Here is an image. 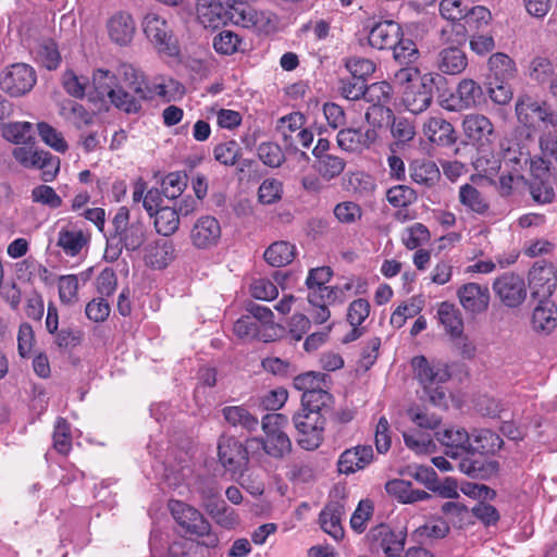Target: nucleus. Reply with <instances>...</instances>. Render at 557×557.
I'll return each mask as SVG.
<instances>
[{"mask_svg":"<svg viewBox=\"0 0 557 557\" xmlns=\"http://www.w3.org/2000/svg\"><path fill=\"white\" fill-rule=\"evenodd\" d=\"M117 84L127 87L132 92L137 95L139 99H148L150 92L144 74L134 65L122 63L116 69Z\"/></svg>","mask_w":557,"mask_h":557,"instance_id":"bb28decb","label":"nucleus"},{"mask_svg":"<svg viewBox=\"0 0 557 557\" xmlns=\"http://www.w3.org/2000/svg\"><path fill=\"white\" fill-rule=\"evenodd\" d=\"M458 469L472 479L488 480L497 474L499 463L496 460L467 455L458 462Z\"/></svg>","mask_w":557,"mask_h":557,"instance_id":"c85d7f7f","label":"nucleus"},{"mask_svg":"<svg viewBox=\"0 0 557 557\" xmlns=\"http://www.w3.org/2000/svg\"><path fill=\"white\" fill-rule=\"evenodd\" d=\"M92 85L99 97H109L120 86L117 74L109 70L98 69L94 72Z\"/></svg>","mask_w":557,"mask_h":557,"instance_id":"5fc2aeb1","label":"nucleus"},{"mask_svg":"<svg viewBox=\"0 0 557 557\" xmlns=\"http://www.w3.org/2000/svg\"><path fill=\"white\" fill-rule=\"evenodd\" d=\"M431 234L429 228L422 223H413L406 227L401 235V242L407 249L413 250L429 243Z\"/></svg>","mask_w":557,"mask_h":557,"instance_id":"09e8293b","label":"nucleus"},{"mask_svg":"<svg viewBox=\"0 0 557 557\" xmlns=\"http://www.w3.org/2000/svg\"><path fill=\"white\" fill-rule=\"evenodd\" d=\"M169 509L173 519L188 534H203L209 530V521L194 506L182 500H170Z\"/></svg>","mask_w":557,"mask_h":557,"instance_id":"ddd939ff","label":"nucleus"},{"mask_svg":"<svg viewBox=\"0 0 557 557\" xmlns=\"http://www.w3.org/2000/svg\"><path fill=\"white\" fill-rule=\"evenodd\" d=\"M403 35L400 25L394 21L376 23L368 35L369 45L377 50L392 49Z\"/></svg>","mask_w":557,"mask_h":557,"instance_id":"393cba45","label":"nucleus"},{"mask_svg":"<svg viewBox=\"0 0 557 557\" xmlns=\"http://www.w3.org/2000/svg\"><path fill=\"white\" fill-rule=\"evenodd\" d=\"M488 82L500 83L510 82L517 74L515 61L506 53H493L487 61Z\"/></svg>","mask_w":557,"mask_h":557,"instance_id":"c756f323","label":"nucleus"},{"mask_svg":"<svg viewBox=\"0 0 557 557\" xmlns=\"http://www.w3.org/2000/svg\"><path fill=\"white\" fill-rule=\"evenodd\" d=\"M387 494L397 498L400 503L412 504L430 498V494L423 490H416L409 481L394 479L385 484Z\"/></svg>","mask_w":557,"mask_h":557,"instance_id":"c9c22d12","label":"nucleus"},{"mask_svg":"<svg viewBox=\"0 0 557 557\" xmlns=\"http://www.w3.org/2000/svg\"><path fill=\"white\" fill-rule=\"evenodd\" d=\"M52 438H53V447L58 453H60L62 455H66L71 450L72 436H71L70 425L65 419H63V418L57 419Z\"/></svg>","mask_w":557,"mask_h":557,"instance_id":"e2e57ef3","label":"nucleus"},{"mask_svg":"<svg viewBox=\"0 0 557 557\" xmlns=\"http://www.w3.org/2000/svg\"><path fill=\"white\" fill-rule=\"evenodd\" d=\"M12 154L23 166L41 169L45 182L53 181L59 172L60 160L53 158L48 151L34 150L32 146H21L14 148Z\"/></svg>","mask_w":557,"mask_h":557,"instance_id":"9d476101","label":"nucleus"},{"mask_svg":"<svg viewBox=\"0 0 557 557\" xmlns=\"http://www.w3.org/2000/svg\"><path fill=\"white\" fill-rule=\"evenodd\" d=\"M393 88L387 82H376L366 86L363 98L370 104H388Z\"/></svg>","mask_w":557,"mask_h":557,"instance_id":"052dcab7","label":"nucleus"},{"mask_svg":"<svg viewBox=\"0 0 557 557\" xmlns=\"http://www.w3.org/2000/svg\"><path fill=\"white\" fill-rule=\"evenodd\" d=\"M377 139L374 128L361 132L357 128H343L337 133L336 141L341 149L348 152H359L369 148Z\"/></svg>","mask_w":557,"mask_h":557,"instance_id":"b1692460","label":"nucleus"},{"mask_svg":"<svg viewBox=\"0 0 557 557\" xmlns=\"http://www.w3.org/2000/svg\"><path fill=\"white\" fill-rule=\"evenodd\" d=\"M230 0H199L198 20L205 27L216 28L228 23Z\"/></svg>","mask_w":557,"mask_h":557,"instance_id":"a211bd4d","label":"nucleus"},{"mask_svg":"<svg viewBox=\"0 0 557 557\" xmlns=\"http://www.w3.org/2000/svg\"><path fill=\"white\" fill-rule=\"evenodd\" d=\"M411 367L424 397L433 406L447 409L448 396L443 384L451 376L448 364L442 360H429L424 356H416L411 360Z\"/></svg>","mask_w":557,"mask_h":557,"instance_id":"f257e3e1","label":"nucleus"},{"mask_svg":"<svg viewBox=\"0 0 557 557\" xmlns=\"http://www.w3.org/2000/svg\"><path fill=\"white\" fill-rule=\"evenodd\" d=\"M483 97L482 87L471 78H465L459 82L454 92L447 97H440V106L451 112L462 111L476 107Z\"/></svg>","mask_w":557,"mask_h":557,"instance_id":"0eeeda50","label":"nucleus"},{"mask_svg":"<svg viewBox=\"0 0 557 557\" xmlns=\"http://www.w3.org/2000/svg\"><path fill=\"white\" fill-rule=\"evenodd\" d=\"M264 260L272 267L289 264L296 256V247L289 242L280 240L270 245L264 251Z\"/></svg>","mask_w":557,"mask_h":557,"instance_id":"58836bf2","label":"nucleus"},{"mask_svg":"<svg viewBox=\"0 0 557 557\" xmlns=\"http://www.w3.org/2000/svg\"><path fill=\"white\" fill-rule=\"evenodd\" d=\"M330 375L322 372H306L298 374L294 377V387L304 393H308V391H314L320 386H329L331 385Z\"/></svg>","mask_w":557,"mask_h":557,"instance_id":"3c124183","label":"nucleus"},{"mask_svg":"<svg viewBox=\"0 0 557 557\" xmlns=\"http://www.w3.org/2000/svg\"><path fill=\"white\" fill-rule=\"evenodd\" d=\"M108 98L116 109L127 114L138 113L141 109L143 99L134 92H127L122 86H119Z\"/></svg>","mask_w":557,"mask_h":557,"instance_id":"49530a36","label":"nucleus"},{"mask_svg":"<svg viewBox=\"0 0 557 557\" xmlns=\"http://www.w3.org/2000/svg\"><path fill=\"white\" fill-rule=\"evenodd\" d=\"M466 136L472 141L488 140L494 126L488 117L482 114H469L462 122Z\"/></svg>","mask_w":557,"mask_h":557,"instance_id":"e433bc0d","label":"nucleus"},{"mask_svg":"<svg viewBox=\"0 0 557 557\" xmlns=\"http://www.w3.org/2000/svg\"><path fill=\"white\" fill-rule=\"evenodd\" d=\"M107 26L110 38L120 46L129 44L136 30L132 15L126 12L112 15Z\"/></svg>","mask_w":557,"mask_h":557,"instance_id":"cd10ccee","label":"nucleus"},{"mask_svg":"<svg viewBox=\"0 0 557 557\" xmlns=\"http://www.w3.org/2000/svg\"><path fill=\"white\" fill-rule=\"evenodd\" d=\"M493 290L499 300L510 308L518 307L527 297L524 280L513 273H505L497 277L493 283Z\"/></svg>","mask_w":557,"mask_h":557,"instance_id":"2eb2a0df","label":"nucleus"},{"mask_svg":"<svg viewBox=\"0 0 557 557\" xmlns=\"http://www.w3.org/2000/svg\"><path fill=\"white\" fill-rule=\"evenodd\" d=\"M288 424V418L282 413H268L262 418L261 426L264 437H252L250 444L261 446L271 458L283 459L292 451V441L284 429Z\"/></svg>","mask_w":557,"mask_h":557,"instance_id":"f03ea898","label":"nucleus"},{"mask_svg":"<svg viewBox=\"0 0 557 557\" xmlns=\"http://www.w3.org/2000/svg\"><path fill=\"white\" fill-rule=\"evenodd\" d=\"M373 457V449L370 445H359L346 449L341 454L337 461L338 471L344 474L355 473L370 465Z\"/></svg>","mask_w":557,"mask_h":557,"instance_id":"5701e85b","label":"nucleus"},{"mask_svg":"<svg viewBox=\"0 0 557 557\" xmlns=\"http://www.w3.org/2000/svg\"><path fill=\"white\" fill-rule=\"evenodd\" d=\"M533 180L530 184V193L534 201L539 203H549L555 198V190L549 181V166L545 160H541V165L534 162L532 165Z\"/></svg>","mask_w":557,"mask_h":557,"instance_id":"412c9836","label":"nucleus"},{"mask_svg":"<svg viewBox=\"0 0 557 557\" xmlns=\"http://www.w3.org/2000/svg\"><path fill=\"white\" fill-rule=\"evenodd\" d=\"M370 549L385 556L399 555L405 547L406 533L394 531L386 524L373 528L369 533Z\"/></svg>","mask_w":557,"mask_h":557,"instance_id":"4468645a","label":"nucleus"},{"mask_svg":"<svg viewBox=\"0 0 557 557\" xmlns=\"http://www.w3.org/2000/svg\"><path fill=\"white\" fill-rule=\"evenodd\" d=\"M394 59L400 64L414 63L419 57V50L413 40L399 36L398 42L392 48Z\"/></svg>","mask_w":557,"mask_h":557,"instance_id":"13d9d810","label":"nucleus"},{"mask_svg":"<svg viewBox=\"0 0 557 557\" xmlns=\"http://www.w3.org/2000/svg\"><path fill=\"white\" fill-rule=\"evenodd\" d=\"M2 135L7 140L13 144H28L33 138V124L29 122L5 124L2 128Z\"/></svg>","mask_w":557,"mask_h":557,"instance_id":"8fccbe9b","label":"nucleus"},{"mask_svg":"<svg viewBox=\"0 0 557 557\" xmlns=\"http://www.w3.org/2000/svg\"><path fill=\"white\" fill-rule=\"evenodd\" d=\"M539 302L532 313V329L536 333L547 335L557 326V308L547 300H539Z\"/></svg>","mask_w":557,"mask_h":557,"instance_id":"7c9ffc66","label":"nucleus"},{"mask_svg":"<svg viewBox=\"0 0 557 557\" xmlns=\"http://www.w3.org/2000/svg\"><path fill=\"white\" fill-rule=\"evenodd\" d=\"M539 101L529 95L518 97L516 102V115L518 122L528 128H534L537 124Z\"/></svg>","mask_w":557,"mask_h":557,"instance_id":"79ce46f5","label":"nucleus"},{"mask_svg":"<svg viewBox=\"0 0 557 557\" xmlns=\"http://www.w3.org/2000/svg\"><path fill=\"white\" fill-rule=\"evenodd\" d=\"M329 389L330 385L320 386L314 391H308V393H304L301 396V409L306 411L324 413V411H326L333 403V396Z\"/></svg>","mask_w":557,"mask_h":557,"instance_id":"a19ab883","label":"nucleus"},{"mask_svg":"<svg viewBox=\"0 0 557 557\" xmlns=\"http://www.w3.org/2000/svg\"><path fill=\"white\" fill-rule=\"evenodd\" d=\"M470 437L472 443L470 455L475 453L480 455L493 454L500 449L504 443L498 434L487 429L474 430Z\"/></svg>","mask_w":557,"mask_h":557,"instance_id":"4c0bfd02","label":"nucleus"},{"mask_svg":"<svg viewBox=\"0 0 557 557\" xmlns=\"http://www.w3.org/2000/svg\"><path fill=\"white\" fill-rule=\"evenodd\" d=\"M224 419L233 426L255 431L259 424L257 417L243 406H227L222 409Z\"/></svg>","mask_w":557,"mask_h":557,"instance_id":"37998d69","label":"nucleus"},{"mask_svg":"<svg viewBox=\"0 0 557 557\" xmlns=\"http://www.w3.org/2000/svg\"><path fill=\"white\" fill-rule=\"evenodd\" d=\"M458 199L467 211L478 215H486L490 212L487 198L472 184L467 183L459 187Z\"/></svg>","mask_w":557,"mask_h":557,"instance_id":"f704fd0d","label":"nucleus"},{"mask_svg":"<svg viewBox=\"0 0 557 557\" xmlns=\"http://www.w3.org/2000/svg\"><path fill=\"white\" fill-rule=\"evenodd\" d=\"M36 74L24 63H16L3 71L0 77V88L12 97H20L34 87Z\"/></svg>","mask_w":557,"mask_h":557,"instance_id":"9b49d317","label":"nucleus"},{"mask_svg":"<svg viewBox=\"0 0 557 557\" xmlns=\"http://www.w3.org/2000/svg\"><path fill=\"white\" fill-rule=\"evenodd\" d=\"M462 308L473 314L485 311L490 302V290L478 283H467L457 290Z\"/></svg>","mask_w":557,"mask_h":557,"instance_id":"6ab92c4d","label":"nucleus"},{"mask_svg":"<svg viewBox=\"0 0 557 557\" xmlns=\"http://www.w3.org/2000/svg\"><path fill=\"white\" fill-rule=\"evenodd\" d=\"M333 213L337 221L343 224H354L361 220L362 209L354 201H343L334 207Z\"/></svg>","mask_w":557,"mask_h":557,"instance_id":"774afa93","label":"nucleus"},{"mask_svg":"<svg viewBox=\"0 0 557 557\" xmlns=\"http://www.w3.org/2000/svg\"><path fill=\"white\" fill-rule=\"evenodd\" d=\"M220 238V223L211 215L200 216L190 231L191 243L198 249L211 248L219 243Z\"/></svg>","mask_w":557,"mask_h":557,"instance_id":"dca6fc26","label":"nucleus"},{"mask_svg":"<svg viewBox=\"0 0 557 557\" xmlns=\"http://www.w3.org/2000/svg\"><path fill=\"white\" fill-rule=\"evenodd\" d=\"M219 460L233 474H242L248 465V451L234 436H222L218 445Z\"/></svg>","mask_w":557,"mask_h":557,"instance_id":"f8f14e48","label":"nucleus"},{"mask_svg":"<svg viewBox=\"0 0 557 557\" xmlns=\"http://www.w3.org/2000/svg\"><path fill=\"white\" fill-rule=\"evenodd\" d=\"M468 66V58L465 51L457 47L442 49L437 55L438 70L447 75H458Z\"/></svg>","mask_w":557,"mask_h":557,"instance_id":"473e14b6","label":"nucleus"},{"mask_svg":"<svg viewBox=\"0 0 557 557\" xmlns=\"http://www.w3.org/2000/svg\"><path fill=\"white\" fill-rule=\"evenodd\" d=\"M242 156V148L238 143L234 139L218 144L213 148V157L214 159L225 165L233 166L237 163L238 159Z\"/></svg>","mask_w":557,"mask_h":557,"instance_id":"864d4df0","label":"nucleus"},{"mask_svg":"<svg viewBox=\"0 0 557 557\" xmlns=\"http://www.w3.org/2000/svg\"><path fill=\"white\" fill-rule=\"evenodd\" d=\"M78 277L75 274L61 275L58 280L60 301L72 306L78 301Z\"/></svg>","mask_w":557,"mask_h":557,"instance_id":"603ef678","label":"nucleus"},{"mask_svg":"<svg viewBox=\"0 0 557 557\" xmlns=\"http://www.w3.org/2000/svg\"><path fill=\"white\" fill-rule=\"evenodd\" d=\"M437 318L451 338H459L463 334V319L460 310L453 304L443 301L437 309Z\"/></svg>","mask_w":557,"mask_h":557,"instance_id":"72a5a7b5","label":"nucleus"},{"mask_svg":"<svg viewBox=\"0 0 557 557\" xmlns=\"http://www.w3.org/2000/svg\"><path fill=\"white\" fill-rule=\"evenodd\" d=\"M283 196V183L276 178H265L258 188V200L262 205L278 202Z\"/></svg>","mask_w":557,"mask_h":557,"instance_id":"4d7b16f0","label":"nucleus"},{"mask_svg":"<svg viewBox=\"0 0 557 557\" xmlns=\"http://www.w3.org/2000/svg\"><path fill=\"white\" fill-rule=\"evenodd\" d=\"M162 193L169 199H176L187 186V175L184 172H171L162 180Z\"/></svg>","mask_w":557,"mask_h":557,"instance_id":"680f3d73","label":"nucleus"},{"mask_svg":"<svg viewBox=\"0 0 557 557\" xmlns=\"http://www.w3.org/2000/svg\"><path fill=\"white\" fill-rule=\"evenodd\" d=\"M410 178L418 185L431 188L441 178V172L435 162L426 159H414L409 164Z\"/></svg>","mask_w":557,"mask_h":557,"instance_id":"2f4dec72","label":"nucleus"},{"mask_svg":"<svg viewBox=\"0 0 557 557\" xmlns=\"http://www.w3.org/2000/svg\"><path fill=\"white\" fill-rule=\"evenodd\" d=\"M436 77L442 78L440 75L425 73L417 83L405 87L401 101L409 112L420 114L431 106Z\"/></svg>","mask_w":557,"mask_h":557,"instance_id":"423d86ee","label":"nucleus"},{"mask_svg":"<svg viewBox=\"0 0 557 557\" xmlns=\"http://www.w3.org/2000/svg\"><path fill=\"white\" fill-rule=\"evenodd\" d=\"M89 243V235L74 224L62 227L58 233L57 246L70 257H76Z\"/></svg>","mask_w":557,"mask_h":557,"instance_id":"a878e982","label":"nucleus"},{"mask_svg":"<svg viewBox=\"0 0 557 557\" xmlns=\"http://www.w3.org/2000/svg\"><path fill=\"white\" fill-rule=\"evenodd\" d=\"M417 193L407 185H396L386 193L387 201L395 208H406L417 200Z\"/></svg>","mask_w":557,"mask_h":557,"instance_id":"bf43d9fd","label":"nucleus"},{"mask_svg":"<svg viewBox=\"0 0 557 557\" xmlns=\"http://www.w3.org/2000/svg\"><path fill=\"white\" fill-rule=\"evenodd\" d=\"M345 165L346 163L342 158L334 154H323L315 160L313 168L322 178L331 181L343 173Z\"/></svg>","mask_w":557,"mask_h":557,"instance_id":"c03bdc74","label":"nucleus"},{"mask_svg":"<svg viewBox=\"0 0 557 557\" xmlns=\"http://www.w3.org/2000/svg\"><path fill=\"white\" fill-rule=\"evenodd\" d=\"M143 30L159 53L169 57L180 52L177 39L166 18L156 12H148L143 18Z\"/></svg>","mask_w":557,"mask_h":557,"instance_id":"7ed1b4c3","label":"nucleus"},{"mask_svg":"<svg viewBox=\"0 0 557 557\" xmlns=\"http://www.w3.org/2000/svg\"><path fill=\"white\" fill-rule=\"evenodd\" d=\"M422 133L430 143L437 146L448 147L456 141L453 125L441 115L428 117L422 125Z\"/></svg>","mask_w":557,"mask_h":557,"instance_id":"4be33fe9","label":"nucleus"},{"mask_svg":"<svg viewBox=\"0 0 557 557\" xmlns=\"http://www.w3.org/2000/svg\"><path fill=\"white\" fill-rule=\"evenodd\" d=\"M393 116V111L387 104H370L364 114L366 121L371 126L370 128L375 131L387 125Z\"/></svg>","mask_w":557,"mask_h":557,"instance_id":"69168bd1","label":"nucleus"},{"mask_svg":"<svg viewBox=\"0 0 557 557\" xmlns=\"http://www.w3.org/2000/svg\"><path fill=\"white\" fill-rule=\"evenodd\" d=\"M257 151L259 159L267 166L278 168L285 161V154L282 148L275 143H261Z\"/></svg>","mask_w":557,"mask_h":557,"instance_id":"0e129e2a","label":"nucleus"},{"mask_svg":"<svg viewBox=\"0 0 557 557\" xmlns=\"http://www.w3.org/2000/svg\"><path fill=\"white\" fill-rule=\"evenodd\" d=\"M555 75L552 61L544 57H535L529 65V76L539 84H546Z\"/></svg>","mask_w":557,"mask_h":557,"instance_id":"6e6d98bb","label":"nucleus"},{"mask_svg":"<svg viewBox=\"0 0 557 557\" xmlns=\"http://www.w3.org/2000/svg\"><path fill=\"white\" fill-rule=\"evenodd\" d=\"M114 227L113 239L117 238L119 243L127 251L138 250L146 242V227L139 220L129 222V210L121 207L112 221Z\"/></svg>","mask_w":557,"mask_h":557,"instance_id":"39448f33","label":"nucleus"},{"mask_svg":"<svg viewBox=\"0 0 557 557\" xmlns=\"http://www.w3.org/2000/svg\"><path fill=\"white\" fill-rule=\"evenodd\" d=\"M175 258L174 245L171 240H157L148 250L147 263L153 269H164Z\"/></svg>","mask_w":557,"mask_h":557,"instance_id":"ea45409f","label":"nucleus"},{"mask_svg":"<svg viewBox=\"0 0 557 557\" xmlns=\"http://www.w3.org/2000/svg\"><path fill=\"white\" fill-rule=\"evenodd\" d=\"M153 216L154 227L159 234L170 236L178 230L180 216L174 208L162 207Z\"/></svg>","mask_w":557,"mask_h":557,"instance_id":"a18cd8bd","label":"nucleus"},{"mask_svg":"<svg viewBox=\"0 0 557 557\" xmlns=\"http://www.w3.org/2000/svg\"><path fill=\"white\" fill-rule=\"evenodd\" d=\"M228 22L243 28L267 32L272 20L271 14L257 11L244 0H230Z\"/></svg>","mask_w":557,"mask_h":557,"instance_id":"1a4fd4ad","label":"nucleus"},{"mask_svg":"<svg viewBox=\"0 0 557 557\" xmlns=\"http://www.w3.org/2000/svg\"><path fill=\"white\" fill-rule=\"evenodd\" d=\"M528 280L531 296L547 300L557 287V270L550 262L536 261L529 271Z\"/></svg>","mask_w":557,"mask_h":557,"instance_id":"6e6552de","label":"nucleus"},{"mask_svg":"<svg viewBox=\"0 0 557 557\" xmlns=\"http://www.w3.org/2000/svg\"><path fill=\"white\" fill-rule=\"evenodd\" d=\"M243 38L232 30H222L213 38L215 52L223 55H232L242 50Z\"/></svg>","mask_w":557,"mask_h":557,"instance_id":"de8ad7c7","label":"nucleus"},{"mask_svg":"<svg viewBox=\"0 0 557 557\" xmlns=\"http://www.w3.org/2000/svg\"><path fill=\"white\" fill-rule=\"evenodd\" d=\"M39 136L42 141L50 146L58 152H65L67 150V144L60 132L46 122H40L37 125Z\"/></svg>","mask_w":557,"mask_h":557,"instance_id":"338daca9","label":"nucleus"},{"mask_svg":"<svg viewBox=\"0 0 557 557\" xmlns=\"http://www.w3.org/2000/svg\"><path fill=\"white\" fill-rule=\"evenodd\" d=\"M437 441L446 447L445 455L457 459L470 455L472 448L470 434L461 428H450L436 433Z\"/></svg>","mask_w":557,"mask_h":557,"instance_id":"aec40b11","label":"nucleus"},{"mask_svg":"<svg viewBox=\"0 0 557 557\" xmlns=\"http://www.w3.org/2000/svg\"><path fill=\"white\" fill-rule=\"evenodd\" d=\"M295 429L298 432V445L306 450H314L323 442L326 424L324 413L300 410L293 417Z\"/></svg>","mask_w":557,"mask_h":557,"instance_id":"20e7f679","label":"nucleus"},{"mask_svg":"<svg viewBox=\"0 0 557 557\" xmlns=\"http://www.w3.org/2000/svg\"><path fill=\"white\" fill-rule=\"evenodd\" d=\"M345 512V499L339 498L330 500L319 515L321 529L335 541L344 537L342 519Z\"/></svg>","mask_w":557,"mask_h":557,"instance_id":"f3484780","label":"nucleus"}]
</instances>
